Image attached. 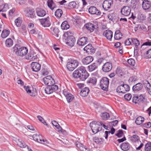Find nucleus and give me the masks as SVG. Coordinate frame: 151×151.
<instances>
[{"label": "nucleus", "mask_w": 151, "mask_h": 151, "mask_svg": "<svg viewBox=\"0 0 151 151\" xmlns=\"http://www.w3.org/2000/svg\"><path fill=\"white\" fill-rule=\"evenodd\" d=\"M52 125L55 126L61 132H63L64 130L62 128L59 124L55 121H52Z\"/></svg>", "instance_id": "nucleus-37"}, {"label": "nucleus", "mask_w": 151, "mask_h": 151, "mask_svg": "<svg viewBox=\"0 0 151 151\" xmlns=\"http://www.w3.org/2000/svg\"><path fill=\"white\" fill-rule=\"evenodd\" d=\"M130 88L129 85L127 84L120 85L116 89V92L119 93H125L126 92L129 90Z\"/></svg>", "instance_id": "nucleus-5"}, {"label": "nucleus", "mask_w": 151, "mask_h": 151, "mask_svg": "<svg viewBox=\"0 0 151 151\" xmlns=\"http://www.w3.org/2000/svg\"><path fill=\"white\" fill-rule=\"evenodd\" d=\"M63 14V12L60 9H57L55 12V15L58 18H60Z\"/></svg>", "instance_id": "nucleus-42"}, {"label": "nucleus", "mask_w": 151, "mask_h": 151, "mask_svg": "<svg viewBox=\"0 0 151 151\" xmlns=\"http://www.w3.org/2000/svg\"><path fill=\"white\" fill-rule=\"evenodd\" d=\"M84 27L87 29L89 30L90 32H93L96 28L94 25L93 24L90 23L85 24Z\"/></svg>", "instance_id": "nucleus-26"}, {"label": "nucleus", "mask_w": 151, "mask_h": 151, "mask_svg": "<svg viewBox=\"0 0 151 151\" xmlns=\"http://www.w3.org/2000/svg\"><path fill=\"white\" fill-rule=\"evenodd\" d=\"M53 34L55 36L58 38H59L58 33L59 32V29L56 27H54L53 30Z\"/></svg>", "instance_id": "nucleus-46"}, {"label": "nucleus", "mask_w": 151, "mask_h": 151, "mask_svg": "<svg viewBox=\"0 0 151 151\" xmlns=\"http://www.w3.org/2000/svg\"><path fill=\"white\" fill-rule=\"evenodd\" d=\"M31 66L32 70L35 72L38 71L41 68V65L36 62H32Z\"/></svg>", "instance_id": "nucleus-18"}, {"label": "nucleus", "mask_w": 151, "mask_h": 151, "mask_svg": "<svg viewBox=\"0 0 151 151\" xmlns=\"http://www.w3.org/2000/svg\"><path fill=\"white\" fill-rule=\"evenodd\" d=\"M36 11L37 15L39 17H44L46 14V12L45 10L40 8H37Z\"/></svg>", "instance_id": "nucleus-23"}, {"label": "nucleus", "mask_w": 151, "mask_h": 151, "mask_svg": "<svg viewBox=\"0 0 151 151\" xmlns=\"http://www.w3.org/2000/svg\"><path fill=\"white\" fill-rule=\"evenodd\" d=\"M145 150L146 151H150L151 150V142L147 143L145 147Z\"/></svg>", "instance_id": "nucleus-53"}, {"label": "nucleus", "mask_w": 151, "mask_h": 151, "mask_svg": "<svg viewBox=\"0 0 151 151\" xmlns=\"http://www.w3.org/2000/svg\"><path fill=\"white\" fill-rule=\"evenodd\" d=\"M40 21L42 25L44 27H47L50 26L51 22L49 17L46 18L40 19Z\"/></svg>", "instance_id": "nucleus-14"}, {"label": "nucleus", "mask_w": 151, "mask_h": 151, "mask_svg": "<svg viewBox=\"0 0 151 151\" xmlns=\"http://www.w3.org/2000/svg\"><path fill=\"white\" fill-rule=\"evenodd\" d=\"M88 42L87 38L86 37H83L78 39L77 43L79 45L83 46Z\"/></svg>", "instance_id": "nucleus-20"}, {"label": "nucleus", "mask_w": 151, "mask_h": 151, "mask_svg": "<svg viewBox=\"0 0 151 151\" xmlns=\"http://www.w3.org/2000/svg\"><path fill=\"white\" fill-rule=\"evenodd\" d=\"M79 76L78 78H79L81 80L84 81L88 77L89 74L86 70L83 73V72L81 75H79Z\"/></svg>", "instance_id": "nucleus-28"}, {"label": "nucleus", "mask_w": 151, "mask_h": 151, "mask_svg": "<svg viewBox=\"0 0 151 151\" xmlns=\"http://www.w3.org/2000/svg\"><path fill=\"white\" fill-rule=\"evenodd\" d=\"M10 31L9 30L4 29L2 32L1 37L3 38H5L7 37L9 34Z\"/></svg>", "instance_id": "nucleus-39"}, {"label": "nucleus", "mask_w": 151, "mask_h": 151, "mask_svg": "<svg viewBox=\"0 0 151 151\" xmlns=\"http://www.w3.org/2000/svg\"><path fill=\"white\" fill-rule=\"evenodd\" d=\"M26 16L31 18H34L36 17V14L35 10L33 9H29L26 13Z\"/></svg>", "instance_id": "nucleus-24"}, {"label": "nucleus", "mask_w": 151, "mask_h": 151, "mask_svg": "<svg viewBox=\"0 0 151 151\" xmlns=\"http://www.w3.org/2000/svg\"><path fill=\"white\" fill-rule=\"evenodd\" d=\"M143 85L141 83H138L134 85L132 87V89L134 91H139L142 89Z\"/></svg>", "instance_id": "nucleus-30"}, {"label": "nucleus", "mask_w": 151, "mask_h": 151, "mask_svg": "<svg viewBox=\"0 0 151 151\" xmlns=\"http://www.w3.org/2000/svg\"><path fill=\"white\" fill-rule=\"evenodd\" d=\"M101 116L103 119L106 120L109 117V113L106 112L102 113Z\"/></svg>", "instance_id": "nucleus-50"}, {"label": "nucleus", "mask_w": 151, "mask_h": 151, "mask_svg": "<svg viewBox=\"0 0 151 151\" xmlns=\"http://www.w3.org/2000/svg\"><path fill=\"white\" fill-rule=\"evenodd\" d=\"M151 45V41H150L146 42L144 43L141 46V49L142 50L145 49L146 48L147 46Z\"/></svg>", "instance_id": "nucleus-47"}, {"label": "nucleus", "mask_w": 151, "mask_h": 151, "mask_svg": "<svg viewBox=\"0 0 151 151\" xmlns=\"http://www.w3.org/2000/svg\"><path fill=\"white\" fill-rule=\"evenodd\" d=\"M124 97L126 100L129 101L131 99L132 95L130 93H127L124 95Z\"/></svg>", "instance_id": "nucleus-57"}, {"label": "nucleus", "mask_w": 151, "mask_h": 151, "mask_svg": "<svg viewBox=\"0 0 151 151\" xmlns=\"http://www.w3.org/2000/svg\"><path fill=\"white\" fill-rule=\"evenodd\" d=\"M78 65V62L76 60L69 59L67 62L66 67L67 69L70 71H72Z\"/></svg>", "instance_id": "nucleus-2"}, {"label": "nucleus", "mask_w": 151, "mask_h": 151, "mask_svg": "<svg viewBox=\"0 0 151 151\" xmlns=\"http://www.w3.org/2000/svg\"><path fill=\"white\" fill-rule=\"evenodd\" d=\"M15 23L17 27H20L21 26V21L20 19H19V18H17L15 20Z\"/></svg>", "instance_id": "nucleus-58"}, {"label": "nucleus", "mask_w": 151, "mask_h": 151, "mask_svg": "<svg viewBox=\"0 0 151 151\" xmlns=\"http://www.w3.org/2000/svg\"><path fill=\"white\" fill-rule=\"evenodd\" d=\"M130 140L133 142H136L139 140V137L137 135H134L131 137Z\"/></svg>", "instance_id": "nucleus-49"}, {"label": "nucleus", "mask_w": 151, "mask_h": 151, "mask_svg": "<svg viewBox=\"0 0 151 151\" xmlns=\"http://www.w3.org/2000/svg\"><path fill=\"white\" fill-rule=\"evenodd\" d=\"M17 145L21 148H25L27 146L21 139H18L17 141Z\"/></svg>", "instance_id": "nucleus-35"}, {"label": "nucleus", "mask_w": 151, "mask_h": 151, "mask_svg": "<svg viewBox=\"0 0 151 151\" xmlns=\"http://www.w3.org/2000/svg\"><path fill=\"white\" fill-rule=\"evenodd\" d=\"M5 44L7 47H11L13 44V41L11 39H8L6 41Z\"/></svg>", "instance_id": "nucleus-44"}, {"label": "nucleus", "mask_w": 151, "mask_h": 151, "mask_svg": "<svg viewBox=\"0 0 151 151\" xmlns=\"http://www.w3.org/2000/svg\"><path fill=\"white\" fill-rule=\"evenodd\" d=\"M131 39H129L126 40L124 42L125 45H130L131 44Z\"/></svg>", "instance_id": "nucleus-64"}, {"label": "nucleus", "mask_w": 151, "mask_h": 151, "mask_svg": "<svg viewBox=\"0 0 151 151\" xmlns=\"http://www.w3.org/2000/svg\"><path fill=\"white\" fill-rule=\"evenodd\" d=\"M103 35L108 40L111 41L113 37V33L109 30H105L103 33Z\"/></svg>", "instance_id": "nucleus-17"}, {"label": "nucleus", "mask_w": 151, "mask_h": 151, "mask_svg": "<svg viewBox=\"0 0 151 151\" xmlns=\"http://www.w3.org/2000/svg\"><path fill=\"white\" fill-rule=\"evenodd\" d=\"M122 35L119 30H116L115 32L114 38L115 40H119L122 38Z\"/></svg>", "instance_id": "nucleus-33"}, {"label": "nucleus", "mask_w": 151, "mask_h": 151, "mask_svg": "<svg viewBox=\"0 0 151 151\" xmlns=\"http://www.w3.org/2000/svg\"><path fill=\"white\" fill-rule=\"evenodd\" d=\"M128 63L131 65L134 66L135 64V61L133 58H130L128 60Z\"/></svg>", "instance_id": "nucleus-56"}, {"label": "nucleus", "mask_w": 151, "mask_h": 151, "mask_svg": "<svg viewBox=\"0 0 151 151\" xmlns=\"http://www.w3.org/2000/svg\"><path fill=\"white\" fill-rule=\"evenodd\" d=\"M120 147L123 150L126 151L129 149L130 148V145L127 142L123 143L121 145Z\"/></svg>", "instance_id": "nucleus-32"}, {"label": "nucleus", "mask_w": 151, "mask_h": 151, "mask_svg": "<svg viewBox=\"0 0 151 151\" xmlns=\"http://www.w3.org/2000/svg\"><path fill=\"white\" fill-rule=\"evenodd\" d=\"M89 90L87 87L84 88L81 91L80 94L83 97L86 96L88 94Z\"/></svg>", "instance_id": "nucleus-29"}, {"label": "nucleus", "mask_w": 151, "mask_h": 151, "mask_svg": "<svg viewBox=\"0 0 151 151\" xmlns=\"http://www.w3.org/2000/svg\"><path fill=\"white\" fill-rule=\"evenodd\" d=\"M131 40L132 43L134 44L136 47V48H137V47L139 45V41L137 39L134 38L131 39Z\"/></svg>", "instance_id": "nucleus-55"}, {"label": "nucleus", "mask_w": 151, "mask_h": 151, "mask_svg": "<svg viewBox=\"0 0 151 151\" xmlns=\"http://www.w3.org/2000/svg\"><path fill=\"white\" fill-rule=\"evenodd\" d=\"M96 80L95 78H91L87 81L88 83H91L92 84L94 85L96 83Z\"/></svg>", "instance_id": "nucleus-54"}, {"label": "nucleus", "mask_w": 151, "mask_h": 151, "mask_svg": "<svg viewBox=\"0 0 151 151\" xmlns=\"http://www.w3.org/2000/svg\"><path fill=\"white\" fill-rule=\"evenodd\" d=\"M120 12L122 15L125 16H127L131 13V9L129 6H124L121 9Z\"/></svg>", "instance_id": "nucleus-11"}, {"label": "nucleus", "mask_w": 151, "mask_h": 151, "mask_svg": "<svg viewBox=\"0 0 151 151\" xmlns=\"http://www.w3.org/2000/svg\"><path fill=\"white\" fill-rule=\"evenodd\" d=\"M144 85L147 88L149 94L151 95V86L150 83L147 81H146L144 84Z\"/></svg>", "instance_id": "nucleus-43"}, {"label": "nucleus", "mask_w": 151, "mask_h": 151, "mask_svg": "<svg viewBox=\"0 0 151 151\" xmlns=\"http://www.w3.org/2000/svg\"><path fill=\"white\" fill-rule=\"evenodd\" d=\"M12 50L13 55L22 57L25 55L28 51L27 47H21L17 44L13 47Z\"/></svg>", "instance_id": "nucleus-1"}, {"label": "nucleus", "mask_w": 151, "mask_h": 151, "mask_svg": "<svg viewBox=\"0 0 151 151\" xmlns=\"http://www.w3.org/2000/svg\"><path fill=\"white\" fill-rule=\"evenodd\" d=\"M84 51H86L87 52L94 53L95 50L91 44H88L83 49Z\"/></svg>", "instance_id": "nucleus-27"}, {"label": "nucleus", "mask_w": 151, "mask_h": 151, "mask_svg": "<svg viewBox=\"0 0 151 151\" xmlns=\"http://www.w3.org/2000/svg\"><path fill=\"white\" fill-rule=\"evenodd\" d=\"M32 137L35 141H36L37 142L44 144H46V143H48V141L47 140L43 139L42 136H40L39 135L35 134L32 135Z\"/></svg>", "instance_id": "nucleus-8"}, {"label": "nucleus", "mask_w": 151, "mask_h": 151, "mask_svg": "<svg viewBox=\"0 0 151 151\" xmlns=\"http://www.w3.org/2000/svg\"><path fill=\"white\" fill-rule=\"evenodd\" d=\"M9 9L7 4H2L0 5V12H5Z\"/></svg>", "instance_id": "nucleus-36"}, {"label": "nucleus", "mask_w": 151, "mask_h": 151, "mask_svg": "<svg viewBox=\"0 0 151 151\" xmlns=\"http://www.w3.org/2000/svg\"><path fill=\"white\" fill-rule=\"evenodd\" d=\"M93 141L97 143H99L101 142V140L99 138L95 137L93 138Z\"/></svg>", "instance_id": "nucleus-63"}, {"label": "nucleus", "mask_w": 151, "mask_h": 151, "mask_svg": "<svg viewBox=\"0 0 151 151\" xmlns=\"http://www.w3.org/2000/svg\"><path fill=\"white\" fill-rule=\"evenodd\" d=\"M109 83V79L106 77L102 78L100 81V87L103 90L107 91L108 90Z\"/></svg>", "instance_id": "nucleus-3"}, {"label": "nucleus", "mask_w": 151, "mask_h": 151, "mask_svg": "<svg viewBox=\"0 0 151 151\" xmlns=\"http://www.w3.org/2000/svg\"><path fill=\"white\" fill-rule=\"evenodd\" d=\"M93 60V58L92 56H88L82 60V62L84 65H88L91 63Z\"/></svg>", "instance_id": "nucleus-21"}, {"label": "nucleus", "mask_w": 151, "mask_h": 151, "mask_svg": "<svg viewBox=\"0 0 151 151\" xmlns=\"http://www.w3.org/2000/svg\"><path fill=\"white\" fill-rule=\"evenodd\" d=\"M90 126L94 134L97 133L102 129L101 127H100V125L99 124H97V122H96L93 121L91 122Z\"/></svg>", "instance_id": "nucleus-4"}, {"label": "nucleus", "mask_w": 151, "mask_h": 151, "mask_svg": "<svg viewBox=\"0 0 151 151\" xmlns=\"http://www.w3.org/2000/svg\"><path fill=\"white\" fill-rule=\"evenodd\" d=\"M132 99L133 102L135 104L139 103L138 96H134L132 98Z\"/></svg>", "instance_id": "nucleus-60"}, {"label": "nucleus", "mask_w": 151, "mask_h": 151, "mask_svg": "<svg viewBox=\"0 0 151 151\" xmlns=\"http://www.w3.org/2000/svg\"><path fill=\"white\" fill-rule=\"evenodd\" d=\"M17 83L21 85V86H24V82L19 78H17Z\"/></svg>", "instance_id": "nucleus-62"}, {"label": "nucleus", "mask_w": 151, "mask_h": 151, "mask_svg": "<svg viewBox=\"0 0 151 151\" xmlns=\"http://www.w3.org/2000/svg\"><path fill=\"white\" fill-rule=\"evenodd\" d=\"M73 32L70 31H68L66 32L63 35V36L67 37L66 39L71 38V36H73Z\"/></svg>", "instance_id": "nucleus-45"}, {"label": "nucleus", "mask_w": 151, "mask_h": 151, "mask_svg": "<svg viewBox=\"0 0 151 151\" xmlns=\"http://www.w3.org/2000/svg\"><path fill=\"white\" fill-rule=\"evenodd\" d=\"M86 70L85 68L83 66L78 67L75 70L73 73V76L76 78H78L79 75H81L82 73H83Z\"/></svg>", "instance_id": "nucleus-6"}, {"label": "nucleus", "mask_w": 151, "mask_h": 151, "mask_svg": "<svg viewBox=\"0 0 151 151\" xmlns=\"http://www.w3.org/2000/svg\"><path fill=\"white\" fill-rule=\"evenodd\" d=\"M47 5L48 7L52 10H53L55 7V5L52 0H48Z\"/></svg>", "instance_id": "nucleus-41"}, {"label": "nucleus", "mask_w": 151, "mask_h": 151, "mask_svg": "<svg viewBox=\"0 0 151 151\" xmlns=\"http://www.w3.org/2000/svg\"><path fill=\"white\" fill-rule=\"evenodd\" d=\"M146 57L148 58H151V49H150L147 52Z\"/></svg>", "instance_id": "nucleus-61"}, {"label": "nucleus", "mask_w": 151, "mask_h": 151, "mask_svg": "<svg viewBox=\"0 0 151 151\" xmlns=\"http://www.w3.org/2000/svg\"><path fill=\"white\" fill-rule=\"evenodd\" d=\"M58 89V86L56 85L51 86H47L45 89L46 93L50 94L53 92L55 91Z\"/></svg>", "instance_id": "nucleus-9"}, {"label": "nucleus", "mask_w": 151, "mask_h": 151, "mask_svg": "<svg viewBox=\"0 0 151 151\" xmlns=\"http://www.w3.org/2000/svg\"><path fill=\"white\" fill-rule=\"evenodd\" d=\"M67 39V42L66 44L71 47H72L74 45L75 43V39L74 36H71V38L68 39Z\"/></svg>", "instance_id": "nucleus-25"}, {"label": "nucleus", "mask_w": 151, "mask_h": 151, "mask_svg": "<svg viewBox=\"0 0 151 151\" xmlns=\"http://www.w3.org/2000/svg\"><path fill=\"white\" fill-rule=\"evenodd\" d=\"M151 6V2L149 1L144 0L142 3V6L144 10L148 9L150 8Z\"/></svg>", "instance_id": "nucleus-22"}, {"label": "nucleus", "mask_w": 151, "mask_h": 151, "mask_svg": "<svg viewBox=\"0 0 151 151\" xmlns=\"http://www.w3.org/2000/svg\"><path fill=\"white\" fill-rule=\"evenodd\" d=\"M137 77L136 76L134 75L131 76L129 79L128 81L129 83H132L137 80Z\"/></svg>", "instance_id": "nucleus-52"}, {"label": "nucleus", "mask_w": 151, "mask_h": 151, "mask_svg": "<svg viewBox=\"0 0 151 151\" xmlns=\"http://www.w3.org/2000/svg\"><path fill=\"white\" fill-rule=\"evenodd\" d=\"M112 4V0H105L103 3V7L104 10H107L111 8Z\"/></svg>", "instance_id": "nucleus-13"}, {"label": "nucleus", "mask_w": 151, "mask_h": 151, "mask_svg": "<svg viewBox=\"0 0 151 151\" xmlns=\"http://www.w3.org/2000/svg\"><path fill=\"white\" fill-rule=\"evenodd\" d=\"M25 58L27 60L33 61L37 58V55L33 51H31L25 56Z\"/></svg>", "instance_id": "nucleus-12"}, {"label": "nucleus", "mask_w": 151, "mask_h": 151, "mask_svg": "<svg viewBox=\"0 0 151 151\" xmlns=\"http://www.w3.org/2000/svg\"><path fill=\"white\" fill-rule=\"evenodd\" d=\"M24 88L30 96H35L36 94V88H34L32 87H26L25 86H24Z\"/></svg>", "instance_id": "nucleus-10"}, {"label": "nucleus", "mask_w": 151, "mask_h": 151, "mask_svg": "<svg viewBox=\"0 0 151 151\" xmlns=\"http://www.w3.org/2000/svg\"><path fill=\"white\" fill-rule=\"evenodd\" d=\"M145 96L144 94H141L138 96L139 103L142 102L145 100Z\"/></svg>", "instance_id": "nucleus-51"}, {"label": "nucleus", "mask_w": 151, "mask_h": 151, "mask_svg": "<svg viewBox=\"0 0 151 151\" xmlns=\"http://www.w3.org/2000/svg\"><path fill=\"white\" fill-rule=\"evenodd\" d=\"M70 25L68 24V22L67 21L63 22L62 24L61 27L63 30H66L69 28Z\"/></svg>", "instance_id": "nucleus-34"}, {"label": "nucleus", "mask_w": 151, "mask_h": 151, "mask_svg": "<svg viewBox=\"0 0 151 151\" xmlns=\"http://www.w3.org/2000/svg\"><path fill=\"white\" fill-rule=\"evenodd\" d=\"M63 93L65 96L68 103H70L74 100V96L68 92L66 91H64L63 92Z\"/></svg>", "instance_id": "nucleus-16"}, {"label": "nucleus", "mask_w": 151, "mask_h": 151, "mask_svg": "<svg viewBox=\"0 0 151 151\" xmlns=\"http://www.w3.org/2000/svg\"><path fill=\"white\" fill-rule=\"evenodd\" d=\"M123 135V131L121 130H119L117 132V133L115 134V135L119 137H121Z\"/></svg>", "instance_id": "nucleus-59"}, {"label": "nucleus", "mask_w": 151, "mask_h": 151, "mask_svg": "<svg viewBox=\"0 0 151 151\" xmlns=\"http://www.w3.org/2000/svg\"><path fill=\"white\" fill-rule=\"evenodd\" d=\"M97 64L96 63H93L88 66V68L90 72H92L97 69Z\"/></svg>", "instance_id": "nucleus-31"}, {"label": "nucleus", "mask_w": 151, "mask_h": 151, "mask_svg": "<svg viewBox=\"0 0 151 151\" xmlns=\"http://www.w3.org/2000/svg\"><path fill=\"white\" fill-rule=\"evenodd\" d=\"M44 83L47 86L54 85L55 81L50 76H47L43 79Z\"/></svg>", "instance_id": "nucleus-7"}, {"label": "nucleus", "mask_w": 151, "mask_h": 151, "mask_svg": "<svg viewBox=\"0 0 151 151\" xmlns=\"http://www.w3.org/2000/svg\"><path fill=\"white\" fill-rule=\"evenodd\" d=\"M75 145L80 150L82 151H86L85 149V147L83 145L79 142H76L75 143Z\"/></svg>", "instance_id": "nucleus-38"}, {"label": "nucleus", "mask_w": 151, "mask_h": 151, "mask_svg": "<svg viewBox=\"0 0 151 151\" xmlns=\"http://www.w3.org/2000/svg\"><path fill=\"white\" fill-rule=\"evenodd\" d=\"M88 11L89 13L92 14H95L97 15H99L101 14L100 11L94 6L90 7L88 9Z\"/></svg>", "instance_id": "nucleus-19"}, {"label": "nucleus", "mask_w": 151, "mask_h": 151, "mask_svg": "<svg viewBox=\"0 0 151 151\" xmlns=\"http://www.w3.org/2000/svg\"><path fill=\"white\" fill-rule=\"evenodd\" d=\"M112 67V63L110 62H107L103 65L102 69L104 72H107L111 70Z\"/></svg>", "instance_id": "nucleus-15"}, {"label": "nucleus", "mask_w": 151, "mask_h": 151, "mask_svg": "<svg viewBox=\"0 0 151 151\" xmlns=\"http://www.w3.org/2000/svg\"><path fill=\"white\" fill-rule=\"evenodd\" d=\"M137 1H138V0H132L129 3V6L132 8H135Z\"/></svg>", "instance_id": "nucleus-48"}, {"label": "nucleus", "mask_w": 151, "mask_h": 151, "mask_svg": "<svg viewBox=\"0 0 151 151\" xmlns=\"http://www.w3.org/2000/svg\"><path fill=\"white\" fill-rule=\"evenodd\" d=\"M144 117L141 116H139L135 120V123L137 125H140L142 124L144 121Z\"/></svg>", "instance_id": "nucleus-40"}]
</instances>
